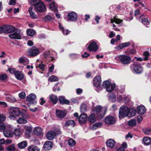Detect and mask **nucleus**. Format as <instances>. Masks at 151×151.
<instances>
[{"mask_svg": "<svg viewBox=\"0 0 151 151\" xmlns=\"http://www.w3.org/2000/svg\"><path fill=\"white\" fill-rule=\"evenodd\" d=\"M8 113L9 115V118L11 119L14 120L16 117L20 115L21 111L18 107H12L9 108Z\"/></svg>", "mask_w": 151, "mask_h": 151, "instance_id": "obj_1", "label": "nucleus"}, {"mask_svg": "<svg viewBox=\"0 0 151 151\" xmlns=\"http://www.w3.org/2000/svg\"><path fill=\"white\" fill-rule=\"evenodd\" d=\"M92 111L96 113L97 115L99 118H102L105 114L106 110L104 109V111L102 106L98 105L96 106L93 107L92 109Z\"/></svg>", "mask_w": 151, "mask_h": 151, "instance_id": "obj_2", "label": "nucleus"}, {"mask_svg": "<svg viewBox=\"0 0 151 151\" xmlns=\"http://www.w3.org/2000/svg\"><path fill=\"white\" fill-rule=\"evenodd\" d=\"M115 59L118 61H120L124 65L128 64L131 61V58L129 56L124 55H118L115 57Z\"/></svg>", "mask_w": 151, "mask_h": 151, "instance_id": "obj_3", "label": "nucleus"}, {"mask_svg": "<svg viewBox=\"0 0 151 151\" xmlns=\"http://www.w3.org/2000/svg\"><path fill=\"white\" fill-rule=\"evenodd\" d=\"M129 108L125 106H122L120 108L119 112V118L122 119L127 116L129 111Z\"/></svg>", "mask_w": 151, "mask_h": 151, "instance_id": "obj_4", "label": "nucleus"}, {"mask_svg": "<svg viewBox=\"0 0 151 151\" xmlns=\"http://www.w3.org/2000/svg\"><path fill=\"white\" fill-rule=\"evenodd\" d=\"M13 128L10 125L6 126L5 129L4 131L3 134L6 137H11L14 135Z\"/></svg>", "mask_w": 151, "mask_h": 151, "instance_id": "obj_5", "label": "nucleus"}, {"mask_svg": "<svg viewBox=\"0 0 151 151\" xmlns=\"http://www.w3.org/2000/svg\"><path fill=\"white\" fill-rule=\"evenodd\" d=\"M14 32L10 34L9 35V37L13 39H21L20 35V30L18 29H16L14 31Z\"/></svg>", "mask_w": 151, "mask_h": 151, "instance_id": "obj_6", "label": "nucleus"}, {"mask_svg": "<svg viewBox=\"0 0 151 151\" xmlns=\"http://www.w3.org/2000/svg\"><path fill=\"white\" fill-rule=\"evenodd\" d=\"M39 53V51L38 49L35 47H32L28 51V55L31 56H37Z\"/></svg>", "mask_w": 151, "mask_h": 151, "instance_id": "obj_7", "label": "nucleus"}, {"mask_svg": "<svg viewBox=\"0 0 151 151\" xmlns=\"http://www.w3.org/2000/svg\"><path fill=\"white\" fill-rule=\"evenodd\" d=\"M98 48V46L96 43L93 41L89 44L87 48L89 51L95 52L97 50Z\"/></svg>", "mask_w": 151, "mask_h": 151, "instance_id": "obj_8", "label": "nucleus"}, {"mask_svg": "<svg viewBox=\"0 0 151 151\" xmlns=\"http://www.w3.org/2000/svg\"><path fill=\"white\" fill-rule=\"evenodd\" d=\"M88 115L87 114L83 113L79 116L78 121L81 124H85L87 121Z\"/></svg>", "mask_w": 151, "mask_h": 151, "instance_id": "obj_9", "label": "nucleus"}, {"mask_svg": "<svg viewBox=\"0 0 151 151\" xmlns=\"http://www.w3.org/2000/svg\"><path fill=\"white\" fill-rule=\"evenodd\" d=\"M4 95L5 96L6 100L12 103H15L17 101L15 98L10 95L9 93H5Z\"/></svg>", "mask_w": 151, "mask_h": 151, "instance_id": "obj_10", "label": "nucleus"}, {"mask_svg": "<svg viewBox=\"0 0 151 151\" xmlns=\"http://www.w3.org/2000/svg\"><path fill=\"white\" fill-rule=\"evenodd\" d=\"M35 9L36 10L40 12H44L46 10L45 5L42 1L36 6Z\"/></svg>", "mask_w": 151, "mask_h": 151, "instance_id": "obj_11", "label": "nucleus"}, {"mask_svg": "<svg viewBox=\"0 0 151 151\" xmlns=\"http://www.w3.org/2000/svg\"><path fill=\"white\" fill-rule=\"evenodd\" d=\"M101 77L99 76H96L93 79V83L94 86L96 87H98L101 83Z\"/></svg>", "mask_w": 151, "mask_h": 151, "instance_id": "obj_12", "label": "nucleus"}, {"mask_svg": "<svg viewBox=\"0 0 151 151\" xmlns=\"http://www.w3.org/2000/svg\"><path fill=\"white\" fill-rule=\"evenodd\" d=\"M67 17L68 20L72 21H75L77 19V15L74 12H72L68 14Z\"/></svg>", "mask_w": 151, "mask_h": 151, "instance_id": "obj_13", "label": "nucleus"}, {"mask_svg": "<svg viewBox=\"0 0 151 151\" xmlns=\"http://www.w3.org/2000/svg\"><path fill=\"white\" fill-rule=\"evenodd\" d=\"M105 121L106 124H113L116 122L115 119L112 116H107L105 119Z\"/></svg>", "mask_w": 151, "mask_h": 151, "instance_id": "obj_14", "label": "nucleus"}, {"mask_svg": "<svg viewBox=\"0 0 151 151\" xmlns=\"http://www.w3.org/2000/svg\"><path fill=\"white\" fill-rule=\"evenodd\" d=\"M56 136V134L54 131H50L47 132L46 134V137L49 140H52L54 139Z\"/></svg>", "mask_w": 151, "mask_h": 151, "instance_id": "obj_15", "label": "nucleus"}, {"mask_svg": "<svg viewBox=\"0 0 151 151\" xmlns=\"http://www.w3.org/2000/svg\"><path fill=\"white\" fill-rule=\"evenodd\" d=\"M53 146L52 143L50 141H46L44 145L43 148L45 151H47L50 150Z\"/></svg>", "mask_w": 151, "mask_h": 151, "instance_id": "obj_16", "label": "nucleus"}, {"mask_svg": "<svg viewBox=\"0 0 151 151\" xmlns=\"http://www.w3.org/2000/svg\"><path fill=\"white\" fill-rule=\"evenodd\" d=\"M134 71L137 73H141L143 71L142 69L140 64H136L133 67Z\"/></svg>", "mask_w": 151, "mask_h": 151, "instance_id": "obj_17", "label": "nucleus"}, {"mask_svg": "<svg viewBox=\"0 0 151 151\" xmlns=\"http://www.w3.org/2000/svg\"><path fill=\"white\" fill-rule=\"evenodd\" d=\"M18 61L20 64H24V63L25 64H27L29 63L28 59L24 56L20 57L18 60Z\"/></svg>", "mask_w": 151, "mask_h": 151, "instance_id": "obj_18", "label": "nucleus"}, {"mask_svg": "<svg viewBox=\"0 0 151 151\" xmlns=\"http://www.w3.org/2000/svg\"><path fill=\"white\" fill-rule=\"evenodd\" d=\"M16 29L11 25L5 26V33H10L14 31Z\"/></svg>", "mask_w": 151, "mask_h": 151, "instance_id": "obj_19", "label": "nucleus"}, {"mask_svg": "<svg viewBox=\"0 0 151 151\" xmlns=\"http://www.w3.org/2000/svg\"><path fill=\"white\" fill-rule=\"evenodd\" d=\"M56 116L59 118H63L66 115V114L62 111L56 110Z\"/></svg>", "mask_w": 151, "mask_h": 151, "instance_id": "obj_20", "label": "nucleus"}, {"mask_svg": "<svg viewBox=\"0 0 151 151\" xmlns=\"http://www.w3.org/2000/svg\"><path fill=\"white\" fill-rule=\"evenodd\" d=\"M33 131L36 135L39 136L42 134V129L41 127H37L34 128Z\"/></svg>", "mask_w": 151, "mask_h": 151, "instance_id": "obj_21", "label": "nucleus"}, {"mask_svg": "<svg viewBox=\"0 0 151 151\" xmlns=\"http://www.w3.org/2000/svg\"><path fill=\"white\" fill-rule=\"evenodd\" d=\"M137 111L138 113L144 114L146 111L145 107L143 106H137Z\"/></svg>", "mask_w": 151, "mask_h": 151, "instance_id": "obj_22", "label": "nucleus"}, {"mask_svg": "<svg viewBox=\"0 0 151 151\" xmlns=\"http://www.w3.org/2000/svg\"><path fill=\"white\" fill-rule=\"evenodd\" d=\"M16 78L18 80H22L24 77V76L22 73L20 71H17L14 75Z\"/></svg>", "mask_w": 151, "mask_h": 151, "instance_id": "obj_23", "label": "nucleus"}, {"mask_svg": "<svg viewBox=\"0 0 151 151\" xmlns=\"http://www.w3.org/2000/svg\"><path fill=\"white\" fill-rule=\"evenodd\" d=\"M106 144L108 147L112 148L115 145V142L114 140L110 139L106 142Z\"/></svg>", "mask_w": 151, "mask_h": 151, "instance_id": "obj_24", "label": "nucleus"}, {"mask_svg": "<svg viewBox=\"0 0 151 151\" xmlns=\"http://www.w3.org/2000/svg\"><path fill=\"white\" fill-rule=\"evenodd\" d=\"M58 5L55 2L50 4L49 5V8L51 10L56 12L57 10Z\"/></svg>", "mask_w": 151, "mask_h": 151, "instance_id": "obj_25", "label": "nucleus"}, {"mask_svg": "<svg viewBox=\"0 0 151 151\" xmlns=\"http://www.w3.org/2000/svg\"><path fill=\"white\" fill-rule=\"evenodd\" d=\"M88 120L90 122L93 123L96 121V119L95 114H91L88 117Z\"/></svg>", "mask_w": 151, "mask_h": 151, "instance_id": "obj_26", "label": "nucleus"}, {"mask_svg": "<svg viewBox=\"0 0 151 151\" xmlns=\"http://www.w3.org/2000/svg\"><path fill=\"white\" fill-rule=\"evenodd\" d=\"M144 16V15H142L140 17V19H141L142 22L145 25H149L150 24V22L147 18L143 17Z\"/></svg>", "mask_w": 151, "mask_h": 151, "instance_id": "obj_27", "label": "nucleus"}, {"mask_svg": "<svg viewBox=\"0 0 151 151\" xmlns=\"http://www.w3.org/2000/svg\"><path fill=\"white\" fill-rule=\"evenodd\" d=\"M143 142L144 145H149L151 143V138L148 137H145L143 139Z\"/></svg>", "mask_w": 151, "mask_h": 151, "instance_id": "obj_28", "label": "nucleus"}, {"mask_svg": "<svg viewBox=\"0 0 151 151\" xmlns=\"http://www.w3.org/2000/svg\"><path fill=\"white\" fill-rule=\"evenodd\" d=\"M50 101L53 104H56L58 101L57 97L55 95H51L49 96Z\"/></svg>", "mask_w": 151, "mask_h": 151, "instance_id": "obj_29", "label": "nucleus"}, {"mask_svg": "<svg viewBox=\"0 0 151 151\" xmlns=\"http://www.w3.org/2000/svg\"><path fill=\"white\" fill-rule=\"evenodd\" d=\"M27 142L24 141L19 143L18 144V146L19 148L22 149L26 147L27 146Z\"/></svg>", "mask_w": 151, "mask_h": 151, "instance_id": "obj_30", "label": "nucleus"}, {"mask_svg": "<svg viewBox=\"0 0 151 151\" xmlns=\"http://www.w3.org/2000/svg\"><path fill=\"white\" fill-rule=\"evenodd\" d=\"M36 98V96L34 93L29 94L26 98V100L27 101H31L35 100Z\"/></svg>", "mask_w": 151, "mask_h": 151, "instance_id": "obj_31", "label": "nucleus"}, {"mask_svg": "<svg viewBox=\"0 0 151 151\" xmlns=\"http://www.w3.org/2000/svg\"><path fill=\"white\" fill-rule=\"evenodd\" d=\"M59 28L64 35H67L69 34L70 31L68 30L65 29L64 27L62 26L60 23H59Z\"/></svg>", "mask_w": 151, "mask_h": 151, "instance_id": "obj_32", "label": "nucleus"}, {"mask_svg": "<svg viewBox=\"0 0 151 151\" xmlns=\"http://www.w3.org/2000/svg\"><path fill=\"white\" fill-rule=\"evenodd\" d=\"M33 8L32 7H30L29 9V12L31 17L33 19L37 18V17L35 13L32 11Z\"/></svg>", "mask_w": 151, "mask_h": 151, "instance_id": "obj_33", "label": "nucleus"}, {"mask_svg": "<svg viewBox=\"0 0 151 151\" xmlns=\"http://www.w3.org/2000/svg\"><path fill=\"white\" fill-rule=\"evenodd\" d=\"M136 111L135 109H129V111L128 113L127 116L132 117L135 115Z\"/></svg>", "mask_w": 151, "mask_h": 151, "instance_id": "obj_34", "label": "nucleus"}, {"mask_svg": "<svg viewBox=\"0 0 151 151\" xmlns=\"http://www.w3.org/2000/svg\"><path fill=\"white\" fill-rule=\"evenodd\" d=\"M28 151H39L40 149L37 147L32 145L28 147Z\"/></svg>", "mask_w": 151, "mask_h": 151, "instance_id": "obj_35", "label": "nucleus"}, {"mask_svg": "<svg viewBox=\"0 0 151 151\" xmlns=\"http://www.w3.org/2000/svg\"><path fill=\"white\" fill-rule=\"evenodd\" d=\"M125 101H128L129 100V97H125L123 98V97L120 95H118L117 97V100L118 102H121L123 100Z\"/></svg>", "mask_w": 151, "mask_h": 151, "instance_id": "obj_36", "label": "nucleus"}, {"mask_svg": "<svg viewBox=\"0 0 151 151\" xmlns=\"http://www.w3.org/2000/svg\"><path fill=\"white\" fill-rule=\"evenodd\" d=\"M59 100L60 103L63 104H68L69 103V101L68 100L65 99L64 97L63 96H60L59 98Z\"/></svg>", "mask_w": 151, "mask_h": 151, "instance_id": "obj_37", "label": "nucleus"}, {"mask_svg": "<svg viewBox=\"0 0 151 151\" xmlns=\"http://www.w3.org/2000/svg\"><path fill=\"white\" fill-rule=\"evenodd\" d=\"M21 116L25 119L29 118V116L26 111L25 110H22L21 111Z\"/></svg>", "mask_w": 151, "mask_h": 151, "instance_id": "obj_38", "label": "nucleus"}, {"mask_svg": "<svg viewBox=\"0 0 151 151\" xmlns=\"http://www.w3.org/2000/svg\"><path fill=\"white\" fill-rule=\"evenodd\" d=\"M122 21V20L116 18V17H114L113 19H111V23L115 22L118 24L121 23Z\"/></svg>", "mask_w": 151, "mask_h": 151, "instance_id": "obj_39", "label": "nucleus"}, {"mask_svg": "<svg viewBox=\"0 0 151 151\" xmlns=\"http://www.w3.org/2000/svg\"><path fill=\"white\" fill-rule=\"evenodd\" d=\"M115 87V83H113L110 85L107 88L106 90L109 92H111L113 91Z\"/></svg>", "mask_w": 151, "mask_h": 151, "instance_id": "obj_40", "label": "nucleus"}, {"mask_svg": "<svg viewBox=\"0 0 151 151\" xmlns=\"http://www.w3.org/2000/svg\"><path fill=\"white\" fill-rule=\"evenodd\" d=\"M17 122L20 124H24L26 123L27 120L23 118L20 117L17 120Z\"/></svg>", "mask_w": 151, "mask_h": 151, "instance_id": "obj_41", "label": "nucleus"}, {"mask_svg": "<svg viewBox=\"0 0 151 151\" xmlns=\"http://www.w3.org/2000/svg\"><path fill=\"white\" fill-rule=\"evenodd\" d=\"M102 124L101 123L98 122L94 124L92 127V129L93 130L96 129L98 128L101 127Z\"/></svg>", "mask_w": 151, "mask_h": 151, "instance_id": "obj_42", "label": "nucleus"}, {"mask_svg": "<svg viewBox=\"0 0 151 151\" xmlns=\"http://www.w3.org/2000/svg\"><path fill=\"white\" fill-rule=\"evenodd\" d=\"M35 32L32 29H29L27 31V33L29 36H33L35 34Z\"/></svg>", "mask_w": 151, "mask_h": 151, "instance_id": "obj_43", "label": "nucleus"}, {"mask_svg": "<svg viewBox=\"0 0 151 151\" xmlns=\"http://www.w3.org/2000/svg\"><path fill=\"white\" fill-rule=\"evenodd\" d=\"M75 125V122L73 120L68 121L66 122L65 124V125L66 127H68L70 125H72L73 127H74Z\"/></svg>", "mask_w": 151, "mask_h": 151, "instance_id": "obj_44", "label": "nucleus"}, {"mask_svg": "<svg viewBox=\"0 0 151 151\" xmlns=\"http://www.w3.org/2000/svg\"><path fill=\"white\" fill-rule=\"evenodd\" d=\"M41 2L40 0H31L30 3L31 5L35 6V8L36 6Z\"/></svg>", "mask_w": 151, "mask_h": 151, "instance_id": "obj_45", "label": "nucleus"}, {"mask_svg": "<svg viewBox=\"0 0 151 151\" xmlns=\"http://www.w3.org/2000/svg\"><path fill=\"white\" fill-rule=\"evenodd\" d=\"M15 150V145L12 144L7 147L6 149V151H13Z\"/></svg>", "mask_w": 151, "mask_h": 151, "instance_id": "obj_46", "label": "nucleus"}, {"mask_svg": "<svg viewBox=\"0 0 151 151\" xmlns=\"http://www.w3.org/2000/svg\"><path fill=\"white\" fill-rule=\"evenodd\" d=\"M87 105L84 104H82L80 107V111L81 112H84L87 110Z\"/></svg>", "mask_w": 151, "mask_h": 151, "instance_id": "obj_47", "label": "nucleus"}, {"mask_svg": "<svg viewBox=\"0 0 151 151\" xmlns=\"http://www.w3.org/2000/svg\"><path fill=\"white\" fill-rule=\"evenodd\" d=\"M14 134L15 136H19L21 133V129L19 128L15 129L14 130Z\"/></svg>", "mask_w": 151, "mask_h": 151, "instance_id": "obj_48", "label": "nucleus"}, {"mask_svg": "<svg viewBox=\"0 0 151 151\" xmlns=\"http://www.w3.org/2000/svg\"><path fill=\"white\" fill-rule=\"evenodd\" d=\"M26 131L25 132V134L27 135H29V134L32 132V126L27 127L25 128Z\"/></svg>", "mask_w": 151, "mask_h": 151, "instance_id": "obj_49", "label": "nucleus"}, {"mask_svg": "<svg viewBox=\"0 0 151 151\" xmlns=\"http://www.w3.org/2000/svg\"><path fill=\"white\" fill-rule=\"evenodd\" d=\"M68 143L70 146L73 147L76 145V142L73 139L70 138L68 140Z\"/></svg>", "mask_w": 151, "mask_h": 151, "instance_id": "obj_50", "label": "nucleus"}, {"mask_svg": "<svg viewBox=\"0 0 151 151\" xmlns=\"http://www.w3.org/2000/svg\"><path fill=\"white\" fill-rule=\"evenodd\" d=\"M128 124L130 126H134L136 125V122L135 119H132L129 121Z\"/></svg>", "mask_w": 151, "mask_h": 151, "instance_id": "obj_51", "label": "nucleus"}, {"mask_svg": "<svg viewBox=\"0 0 151 151\" xmlns=\"http://www.w3.org/2000/svg\"><path fill=\"white\" fill-rule=\"evenodd\" d=\"M111 82L110 81L106 80L103 82V85L106 89L111 84Z\"/></svg>", "mask_w": 151, "mask_h": 151, "instance_id": "obj_52", "label": "nucleus"}, {"mask_svg": "<svg viewBox=\"0 0 151 151\" xmlns=\"http://www.w3.org/2000/svg\"><path fill=\"white\" fill-rule=\"evenodd\" d=\"M49 80L51 82L58 81V77L54 75L50 76L49 78Z\"/></svg>", "mask_w": 151, "mask_h": 151, "instance_id": "obj_53", "label": "nucleus"}, {"mask_svg": "<svg viewBox=\"0 0 151 151\" xmlns=\"http://www.w3.org/2000/svg\"><path fill=\"white\" fill-rule=\"evenodd\" d=\"M8 76L5 73L1 74L0 75V80L4 81L7 79Z\"/></svg>", "mask_w": 151, "mask_h": 151, "instance_id": "obj_54", "label": "nucleus"}, {"mask_svg": "<svg viewBox=\"0 0 151 151\" xmlns=\"http://www.w3.org/2000/svg\"><path fill=\"white\" fill-rule=\"evenodd\" d=\"M109 98L110 101L114 102L116 101V96L115 94L112 93L109 96Z\"/></svg>", "mask_w": 151, "mask_h": 151, "instance_id": "obj_55", "label": "nucleus"}, {"mask_svg": "<svg viewBox=\"0 0 151 151\" xmlns=\"http://www.w3.org/2000/svg\"><path fill=\"white\" fill-rule=\"evenodd\" d=\"M149 53L147 51H146L144 52L143 55L145 56V58L143 59L144 60H146L148 59V57L149 55Z\"/></svg>", "mask_w": 151, "mask_h": 151, "instance_id": "obj_56", "label": "nucleus"}, {"mask_svg": "<svg viewBox=\"0 0 151 151\" xmlns=\"http://www.w3.org/2000/svg\"><path fill=\"white\" fill-rule=\"evenodd\" d=\"M8 71H9L10 73H11L14 74L15 75V73L17 72V71L14 68H10L8 69Z\"/></svg>", "mask_w": 151, "mask_h": 151, "instance_id": "obj_57", "label": "nucleus"}, {"mask_svg": "<svg viewBox=\"0 0 151 151\" xmlns=\"http://www.w3.org/2000/svg\"><path fill=\"white\" fill-rule=\"evenodd\" d=\"M144 133L146 134H150L151 132V129H145L143 130Z\"/></svg>", "mask_w": 151, "mask_h": 151, "instance_id": "obj_58", "label": "nucleus"}, {"mask_svg": "<svg viewBox=\"0 0 151 151\" xmlns=\"http://www.w3.org/2000/svg\"><path fill=\"white\" fill-rule=\"evenodd\" d=\"M6 126H5L3 123L0 124V131L3 132L5 129Z\"/></svg>", "mask_w": 151, "mask_h": 151, "instance_id": "obj_59", "label": "nucleus"}, {"mask_svg": "<svg viewBox=\"0 0 151 151\" xmlns=\"http://www.w3.org/2000/svg\"><path fill=\"white\" fill-rule=\"evenodd\" d=\"M6 119V117L2 114L0 115V123L4 122Z\"/></svg>", "mask_w": 151, "mask_h": 151, "instance_id": "obj_60", "label": "nucleus"}, {"mask_svg": "<svg viewBox=\"0 0 151 151\" xmlns=\"http://www.w3.org/2000/svg\"><path fill=\"white\" fill-rule=\"evenodd\" d=\"M26 94L24 92H22L19 94V96L20 99H24L25 97Z\"/></svg>", "mask_w": 151, "mask_h": 151, "instance_id": "obj_61", "label": "nucleus"}, {"mask_svg": "<svg viewBox=\"0 0 151 151\" xmlns=\"http://www.w3.org/2000/svg\"><path fill=\"white\" fill-rule=\"evenodd\" d=\"M52 19V17L51 16L47 15L44 18L43 20L45 21H48Z\"/></svg>", "mask_w": 151, "mask_h": 151, "instance_id": "obj_62", "label": "nucleus"}, {"mask_svg": "<svg viewBox=\"0 0 151 151\" xmlns=\"http://www.w3.org/2000/svg\"><path fill=\"white\" fill-rule=\"evenodd\" d=\"M55 133L56 135H58L59 134H62V132L60 131V129L59 128H56L55 129Z\"/></svg>", "mask_w": 151, "mask_h": 151, "instance_id": "obj_63", "label": "nucleus"}, {"mask_svg": "<svg viewBox=\"0 0 151 151\" xmlns=\"http://www.w3.org/2000/svg\"><path fill=\"white\" fill-rule=\"evenodd\" d=\"M124 46L123 45H122V43L119 45L118 46H116L115 47V49H117L118 50H120L123 48Z\"/></svg>", "mask_w": 151, "mask_h": 151, "instance_id": "obj_64", "label": "nucleus"}]
</instances>
